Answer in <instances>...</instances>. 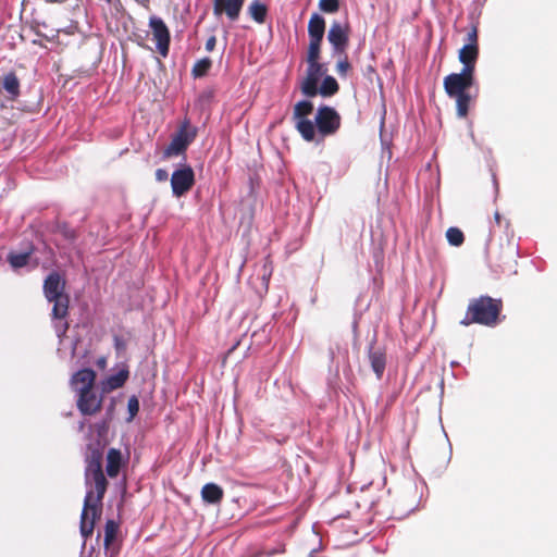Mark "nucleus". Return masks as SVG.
<instances>
[{"instance_id": "nucleus-1", "label": "nucleus", "mask_w": 557, "mask_h": 557, "mask_svg": "<svg viewBox=\"0 0 557 557\" xmlns=\"http://www.w3.org/2000/svg\"><path fill=\"white\" fill-rule=\"evenodd\" d=\"M89 480H92L94 490L85 495L79 523L81 534L85 540L92 535L96 521L102 515V500L108 488L103 473L90 475Z\"/></svg>"}, {"instance_id": "nucleus-2", "label": "nucleus", "mask_w": 557, "mask_h": 557, "mask_svg": "<svg viewBox=\"0 0 557 557\" xmlns=\"http://www.w3.org/2000/svg\"><path fill=\"white\" fill-rule=\"evenodd\" d=\"M503 311V300L490 296H480L469 301L461 325L480 324L493 327L499 323V315Z\"/></svg>"}, {"instance_id": "nucleus-3", "label": "nucleus", "mask_w": 557, "mask_h": 557, "mask_svg": "<svg viewBox=\"0 0 557 557\" xmlns=\"http://www.w3.org/2000/svg\"><path fill=\"white\" fill-rule=\"evenodd\" d=\"M474 81V73L468 70H461L460 73H451L444 77V90L449 98L456 100V110L459 117L468 115L470 103L475 98L469 92Z\"/></svg>"}, {"instance_id": "nucleus-4", "label": "nucleus", "mask_w": 557, "mask_h": 557, "mask_svg": "<svg viewBox=\"0 0 557 557\" xmlns=\"http://www.w3.org/2000/svg\"><path fill=\"white\" fill-rule=\"evenodd\" d=\"M44 294L49 302L53 304L52 317L65 319L69 313L70 297L65 293V281L60 273L51 272L44 282Z\"/></svg>"}, {"instance_id": "nucleus-5", "label": "nucleus", "mask_w": 557, "mask_h": 557, "mask_svg": "<svg viewBox=\"0 0 557 557\" xmlns=\"http://www.w3.org/2000/svg\"><path fill=\"white\" fill-rule=\"evenodd\" d=\"M197 136V128L190 125V121L185 119L175 134L172 136V139L168 147L163 151V159H169L175 156H180L185 153L188 146L194 141Z\"/></svg>"}, {"instance_id": "nucleus-6", "label": "nucleus", "mask_w": 557, "mask_h": 557, "mask_svg": "<svg viewBox=\"0 0 557 557\" xmlns=\"http://www.w3.org/2000/svg\"><path fill=\"white\" fill-rule=\"evenodd\" d=\"M313 111V103L309 100L298 101L294 106L293 120L295 121V128L306 141H313L315 139L314 124L308 116Z\"/></svg>"}, {"instance_id": "nucleus-7", "label": "nucleus", "mask_w": 557, "mask_h": 557, "mask_svg": "<svg viewBox=\"0 0 557 557\" xmlns=\"http://www.w3.org/2000/svg\"><path fill=\"white\" fill-rule=\"evenodd\" d=\"M313 124L315 134L324 138L337 133L342 125V117L334 108L321 106L317 110Z\"/></svg>"}, {"instance_id": "nucleus-8", "label": "nucleus", "mask_w": 557, "mask_h": 557, "mask_svg": "<svg viewBox=\"0 0 557 557\" xmlns=\"http://www.w3.org/2000/svg\"><path fill=\"white\" fill-rule=\"evenodd\" d=\"M149 27L153 41H156L157 51L163 57H168L171 42L170 29L164 21L156 15L150 16Z\"/></svg>"}, {"instance_id": "nucleus-9", "label": "nucleus", "mask_w": 557, "mask_h": 557, "mask_svg": "<svg viewBox=\"0 0 557 557\" xmlns=\"http://www.w3.org/2000/svg\"><path fill=\"white\" fill-rule=\"evenodd\" d=\"M194 184L195 173L191 166L185 165L172 173L171 187L175 197L180 198L187 194L193 188Z\"/></svg>"}, {"instance_id": "nucleus-10", "label": "nucleus", "mask_w": 557, "mask_h": 557, "mask_svg": "<svg viewBox=\"0 0 557 557\" xmlns=\"http://www.w3.org/2000/svg\"><path fill=\"white\" fill-rule=\"evenodd\" d=\"M350 27L348 23L342 24L334 21L327 32V40L332 45L334 52L345 53L349 44Z\"/></svg>"}, {"instance_id": "nucleus-11", "label": "nucleus", "mask_w": 557, "mask_h": 557, "mask_svg": "<svg viewBox=\"0 0 557 557\" xmlns=\"http://www.w3.org/2000/svg\"><path fill=\"white\" fill-rule=\"evenodd\" d=\"M324 73L323 64H308L306 75L300 82V90L304 96L313 98L318 95V84Z\"/></svg>"}, {"instance_id": "nucleus-12", "label": "nucleus", "mask_w": 557, "mask_h": 557, "mask_svg": "<svg viewBox=\"0 0 557 557\" xmlns=\"http://www.w3.org/2000/svg\"><path fill=\"white\" fill-rule=\"evenodd\" d=\"M102 401V396L97 395L94 389L77 393V408L84 416H94L100 412Z\"/></svg>"}, {"instance_id": "nucleus-13", "label": "nucleus", "mask_w": 557, "mask_h": 557, "mask_svg": "<svg viewBox=\"0 0 557 557\" xmlns=\"http://www.w3.org/2000/svg\"><path fill=\"white\" fill-rule=\"evenodd\" d=\"M103 450L97 445H88L86 453L85 479L89 481L90 475L103 473L102 470Z\"/></svg>"}, {"instance_id": "nucleus-14", "label": "nucleus", "mask_w": 557, "mask_h": 557, "mask_svg": "<svg viewBox=\"0 0 557 557\" xmlns=\"http://www.w3.org/2000/svg\"><path fill=\"white\" fill-rule=\"evenodd\" d=\"M212 2L215 16L224 14L231 22H234L238 20L245 0H212Z\"/></svg>"}, {"instance_id": "nucleus-15", "label": "nucleus", "mask_w": 557, "mask_h": 557, "mask_svg": "<svg viewBox=\"0 0 557 557\" xmlns=\"http://www.w3.org/2000/svg\"><path fill=\"white\" fill-rule=\"evenodd\" d=\"M96 372L86 368L75 372L71 379V386L77 392L89 391L94 388Z\"/></svg>"}, {"instance_id": "nucleus-16", "label": "nucleus", "mask_w": 557, "mask_h": 557, "mask_svg": "<svg viewBox=\"0 0 557 557\" xmlns=\"http://www.w3.org/2000/svg\"><path fill=\"white\" fill-rule=\"evenodd\" d=\"M368 358L377 380H381L386 368V352L384 348L376 347L374 343L369 346Z\"/></svg>"}, {"instance_id": "nucleus-17", "label": "nucleus", "mask_w": 557, "mask_h": 557, "mask_svg": "<svg viewBox=\"0 0 557 557\" xmlns=\"http://www.w3.org/2000/svg\"><path fill=\"white\" fill-rule=\"evenodd\" d=\"M479 58V47L465 45L459 50V61L463 64L462 70L475 73V64Z\"/></svg>"}, {"instance_id": "nucleus-18", "label": "nucleus", "mask_w": 557, "mask_h": 557, "mask_svg": "<svg viewBox=\"0 0 557 557\" xmlns=\"http://www.w3.org/2000/svg\"><path fill=\"white\" fill-rule=\"evenodd\" d=\"M325 34V20L318 13H313L308 23L309 40L322 41Z\"/></svg>"}, {"instance_id": "nucleus-19", "label": "nucleus", "mask_w": 557, "mask_h": 557, "mask_svg": "<svg viewBox=\"0 0 557 557\" xmlns=\"http://www.w3.org/2000/svg\"><path fill=\"white\" fill-rule=\"evenodd\" d=\"M20 79L15 72L11 71L7 73L2 78V88L8 94L9 100H16L21 94L20 91Z\"/></svg>"}, {"instance_id": "nucleus-20", "label": "nucleus", "mask_w": 557, "mask_h": 557, "mask_svg": "<svg viewBox=\"0 0 557 557\" xmlns=\"http://www.w3.org/2000/svg\"><path fill=\"white\" fill-rule=\"evenodd\" d=\"M122 466V454L120 449L110 448L107 455L106 471L110 478H116Z\"/></svg>"}, {"instance_id": "nucleus-21", "label": "nucleus", "mask_w": 557, "mask_h": 557, "mask_svg": "<svg viewBox=\"0 0 557 557\" xmlns=\"http://www.w3.org/2000/svg\"><path fill=\"white\" fill-rule=\"evenodd\" d=\"M223 496V488L215 483H207L201 488V497L205 503L219 504Z\"/></svg>"}, {"instance_id": "nucleus-22", "label": "nucleus", "mask_w": 557, "mask_h": 557, "mask_svg": "<svg viewBox=\"0 0 557 557\" xmlns=\"http://www.w3.org/2000/svg\"><path fill=\"white\" fill-rule=\"evenodd\" d=\"M268 11V7L261 0H252L247 8V13L258 24L265 23Z\"/></svg>"}, {"instance_id": "nucleus-23", "label": "nucleus", "mask_w": 557, "mask_h": 557, "mask_svg": "<svg viewBox=\"0 0 557 557\" xmlns=\"http://www.w3.org/2000/svg\"><path fill=\"white\" fill-rule=\"evenodd\" d=\"M128 379V371L121 370L116 374L110 375L102 382L103 393H108L122 387Z\"/></svg>"}, {"instance_id": "nucleus-24", "label": "nucleus", "mask_w": 557, "mask_h": 557, "mask_svg": "<svg viewBox=\"0 0 557 557\" xmlns=\"http://www.w3.org/2000/svg\"><path fill=\"white\" fill-rule=\"evenodd\" d=\"M34 249L30 247L29 250L24 252H10L8 255V262L13 269H20L28 264L30 256Z\"/></svg>"}, {"instance_id": "nucleus-25", "label": "nucleus", "mask_w": 557, "mask_h": 557, "mask_svg": "<svg viewBox=\"0 0 557 557\" xmlns=\"http://www.w3.org/2000/svg\"><path fill=\"white\" fill-rule=\"evenodd\" d=\"M339 90V85L333 76H325L320 87H318V95L322 97H332Z\"/></svg>"}, {"instance_id": "nucleus-26", "label": "nucleus", "mask_w": 557, "mask_h": 557, "mask_svg": "<svg viewBox=\"0 0 557 557\" xmlns=\"http://www.w3.org/2000/svg\"><path fill=\"white\" fill-rule=\"evenodd\" d=\"M119 531V525L114 520H108L104 527V541L103 545L109 548L115 541Z\"/></svg>"}, {"instance_id": "nucleus-27", "label": "nucleus", "mask_w": 557, "mask_h": 557, "mask_svg": "<svg viewBox=\"0 0 557 557\" xmlns=\"http://www.w3.org/2000/svg\"><path fill=\"white\" fill-rule=\"evenodd\" d=\"M321 45L322 41H313L309 40L308 51H307V64H321L319 62L321 54Z\"/></svg>"}, {"instance_id": "nucleus-28", "label": "nucleus", "mask_w": 557, "mask_h": 557, "mask_svg": "<svg viewBox=\"0 0 557 557\" xmlns=\"http://www.w3.org/2000/svg\"><path fill=\"white\" fill-rule=\"evenodd\" d=\"M211 66H212L211 59L202 58L194 64L191 73H193L194 77H202L208 74Z\"/></svg>"}, {"instance_id": "nucleus-29", "label": "nucleus", "mask_w": 557, "mask_h": 557, "mask_svg": "<svg viewBox=\"0 0 557 557\" xmlns=\"http://www.w3.org/2000/svg\"><path fill=\"white\" fill-rule=\"evenodd\" d=\"M446 238L451 246L459 247L465 242V235L458 227H449L446 231Z\"/></svg>"}, {"instance_id": "nucleus-30", "label": "nucleus", "mask_w": 557, "mask_h": 557, "mask_svg": "<svg viewBox=\"0 0 557 557\" xmlns=\"http://www.w3.org/2000/svg\"><path fill=\"white\" fill-rule=\"evenodd\" d=\"M319 9L324 13H336L339 10V0H320Z\"/></svg>"}, {"instance_id": "nucleus-31", "label": "nucleus", "mask_w": 557, "mask_h": 557, "mask_svg": "<svg viewBox=\"0 0 557 557\" xmlns=\"http://www.w3.org/2000/svg\"><path fill=\"white\" fill-rule=\"evenodd\" d=\"M272 272H273L272 261H271L270 257L268 256L264 259V263L262 265V282H263V285L267 288H268L269 281H270V277L272 275Z\"/></svg>"}, {"instance_id": "nucleus-32", "label": "nucleus", "mask_w": 557, "mask_h": 557, "mask_svg": "<svg viewBox=\"0 0 557 557\" xmlns=\"http://www.w3.org/2000/svg\"><path fill=\"white\" fill-rule=\"evenodd\" d=\"M127 410L129 413V417L127 420L132 421L137 416V413L139 411V400H138L137 396L133 395L132 397H129L128 403H127Z\"/></svg>"}, {"instance_id": "nucleus-33", "label": "nucleus", "mask_w": 557, "mask_h": 557, "mask_svg": "<svg viewBox=\"0 0 557 557\" xmlns=\"http://www.w3.org/2000/svg\"><path fill=\"white\" fill-rule=\"evenodd\" d=\"M350 69L351 65L348 61L347 55H345V58L339 60L336 64V71L342 77H345Z\"/></svg>"}, {"instance_id": "nucleus-34", "label": "nucleus", "mask_w": 557, "mask_h": 557, "mask_svg": "<svg viewBox=\"0 0 557 557\" xmlns=\"http://www.w3.org/2000/svg\"><path fill=\"white\" fill-rule=\"evenodd\" d=\"M466 45H474L475 47H479L478 44V26L472 24L470 30L467 34L466 37Z\"/></svg>"}, {"instance_id": "nucleus-35", "label": "nucleus", "mask_w": 557, "mask_h": 557, "mask_svg": "<svg viewBox=\"0 0 557 557\" xmlns=\"http://www.w3.org/2000/svg\"><path fill=\"white\" fill-rule=\"evenodd\" d=\"M60 233L70 242H74L77 238V233L75 230L69 227L66 224L60 226Z\"/></svg>"}, {"instance_id": "nucleus-36", "label": "nucleus", "mask_w": 557, "mask_h": 557, "mask_svg": "<svg viewBox=\"0 0 557 557\" xmlns=\"http://www.w3.org/2000/svg\"><path fill=\"white\" fill-rule=\"evenodd\" d=\"M286 550L284 543H278L273 548H265V557H273L275 555L284 554Z\"/></svg>"}, {"instance_id": "nucleus-37", "label": "nucleus", "mask_w": 557, "mask_h": 557, "mask_svg": "<svg viewBox=\"0 0 557 557\" xmlns=\"http://www.w3.org/2000/svg\"><path fill=\"white\" fill-rule=\"evenodd\" d=\"M243 557H265V548H257L246 553Z\"/></svg>"}, {"instance_id": "nucleus-38", "label": "nucleus", "mask_w": 557, "mask_h": 557, "mask_svg": "<svg viewBox=\"0 0 557 557\" xmlns=\"http://www.w3.org/2000/svg\"><path fill=\"white\" fill-rule=\"evenodd\" d=\"M168 177H169V174H168L166 170L158 169L156 171V180L158 182H165L168 180Z\"/></svg>"}, {"instance_id": "nucleus-39", "label": "nucleus", "mask_w": 557, "mask_h": 557, "mask_svg": "<svg viewBox=\"0 0 557 557\" xmlns=\"http://www.w3.org/2000/svg\"><path fill=\"white\" fill-rule=\"evenodd\" d=\"M215 45H216V38H215V36L212 35L206 41V50L212 51L215 48Z\"/></svg>"}, {"instance_id": "nucleus-40", "label": "nucleus", "mask_w": 557, "mask_h": 557, "mask_svg": "<svg viewBox=\"0 0 557 557\" xmlns=\"http://www.w3.org/2000/svg\"><path fill=\"white\" fill-rule=\"evenodd\" d=\"M106 363H107V361H106V359H104V358H100V359L97 361V366H98L99 368H104V367H106Z\"/></svg>"}, {"instance_id": "nucleus-41", "label": "nucleus", "mask_w": 557, "mask_h": 557, "mask_svg": "<svg viewBox=\"0 0 557 557\" xmlns=\"http://www.w3.org/2000/svg\"><path fill=\"white\" fill-rule=\"evenodd\" d=\"M149 0H141L140 3L146 7V8H149Z\"/></svg>"}, {"instance_id": "nucleus-42", "label": "nucleus", "mask_w": 557, "mask_h": 557, "mask_svg": "<svg viewBox=\"0 0 557 557\" xmlns=\"http://www.w3.org/2000/svg\"><path fill=\"white\" fill-rule=\"evenodd\" d=\"M495 220L497 223L500 222V214L498 212H495V215H494Z\"/></svg>"}]
</instances>
